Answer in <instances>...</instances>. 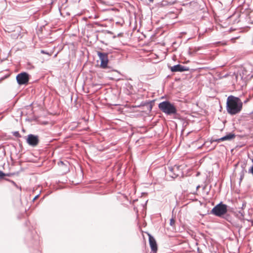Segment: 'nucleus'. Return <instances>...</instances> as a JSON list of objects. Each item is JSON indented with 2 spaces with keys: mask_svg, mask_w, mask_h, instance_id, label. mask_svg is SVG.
<instances>
[{
  "mask_svg": "<svg viewBox=\"0 0 253 253\" xmlns=\"http://www.w3.org/2000/svg\"><path fill=\"white\" fill-rule=\"evenodd\" d=\"M243 108L241 100L233 95L228 96L226 102V110L228 114L234 115L239 113Z\"/></svg>",
  "mask_w": 253,
  "mask_h": 253,
  "instance_id": "obj_1",
  "label": "nucleus"
},
{
  "mask_svg": "<svg viewBox=\"0 0 253 253\" xmlns=\"http://www.w3.org/2000/svg\"><path fill=\"white\" fill-rule=\"evenodd\" d=\"M159 109L167 115L175 114L177 110L175 106L168 101H163L159 104Z\"/></svg>",
  "mask_w": 253,
  "mask_h": 253,
  "instance_id": "obj_2",
  "label": "nucleus"
},
{
  "mask_svg": "<svg viewBox=\"0 0 253 253\" xmlns=\"http://www.w3.org/2000/svg\"><path fill=\"white\" fill-rule=\"evenodd\" d=\"M227 211V206L220 203L215 206L211 210V213L213 214L221 217L225 214Z\"/></svg>",
  "mask_w": 253,
  "mask_h": 253,
  "instance_id": "obj_3",
  "label": "nucleus"
},
{
  "mask_svg": "<svg viewBox=\"0 0 253 253\" xmlns=\"http://www.w3.org/2000/svg\"><path fill=\"white\" fill-rule=\"evenodd\" d=\"M29 80V75L26 72H23L18 74L16 76V80L19 84H26Z\"/></svg>",
  "mask_w": 253,
  "mask_h": 253,
  "instance_id": "obj_4",
  "label": "nucleus"
},
{
  "mask_svg": "<svg viewBox=\"0 0 253 253\" xmlns=\"http://www.w3.org/2000/svg\"><path fill=\"white\" fill-rule=\"evenodd\" d=\"M97 55L101 60L100 67L103 69L106 68L108 63V54L106 53L98 52Z\"/></svg>",
  "mask_w": 253,
  "mask_h": 253,
  "instance_id": "obj_5",
  "label": "nucleus"
},
{
  "mask_svg": "<svg viewBox=\"0 0 253 253\" xmlns=\"http://www.w3.org/2000/svg\"><path fill=\"white\" fill-rule=\"evenodd\" d=\"M27 142L31 146H36L39 142V137L37 135L29 134L27 136Z\"/></svg>",
  "mask_w": 253,
  "mask_h": 253,
  "instance_id": "obj_6",
  "label": "nucleus"
},
{
  "mask_svg": "<svg viewBox=\"0 0 253 253\" xmlns=\"http://www.w3.org/2000/svg\"><path fill=\"white\" fill-rule=\"evenodd\" d=\"M148 236L149 244L151 250L153 252V253H156L158 250V247L156 241L154 238L153 236H152L150 234H149Z\"/></svg>",
  "mask_w": 253,
  "mask_h": 253,
  "instance_id": "obj_7",
  "label": "nucleus"
},
{
  "mask_svg": "<svg viewBox=\"0 0 253 253\" xmlns=\"http://www.w3.org/2000/svg\"><path fill=\"white\" fill-rule=\"evenodd\" d=\"M170 71L172 72H184L187 71L189 70V68L187 67L182 66L180 64H178L176 65H174L173 66H170L169 67Z\"/></svg>",
  "mask_w": 253,
  "mask_h": 253,
  "instance_id": "obj_8",
  "label": "nucleus"
},
{
  "mask_svg": "<svg viewBox=\"0 0 253 253\" xmlns=\"http://www.w3.org/2000/svg\"><path fill=\"white\" fill-rule=\"evenodd\" d=\"M235 137V135L234 134L229 133V134L226 135V136L219 138L218 140V141H223L225 140H231V139L234 138Z\"/></svg>",
  "mask_w": 253,
  "mask_h": 253,
  "instance_id": "obj_9",
  "label": "nucleus"
},
{
  "mask_svg": "<svg viewBox=\"0 0 253 253\" xmlns=\"http://www.w3.org/2000/svg\"><path fill=\"white\" fill-rule=\"evenodd\" d=\"M252 162L253 163V165L252 167L249 169V172L252 173L253 175V158L252 159Z\"/></svg>",
  "mask_w": 253,
  "mask_h": 253,
  "instance_id": "obj_10",
  "label": "nucleus"
},
{
  "mask_svg": "<svg viewBox=\"0 0 253 253\" xmlns=\"http://www.w3.org/2000/svg\"><path fill=\"white\" fill-rule=\"evenodd\" d=\"M175 219L173 218H171L170 219V225L171 226H174V224H175Z\"/></svg>",
  "mask_w": 253,
  "mask_h": 253,
  "instance_id": "obj_11",
  "label": "nucleus"
},
{
  "mask_svg": "<svg viewBox=\"0 0 253 253\" xmlns=\"http://www.w3.org/2000/svg\"><path fill=\"white\" fill-rule=\"evenodd\" d=\"M4 175H5L4 173L2 171H0V177H2Z\"/></svg>",
  "mask_w": 253,
  "mask_h": 253,
  "instance_id": "obj_12",
  "label": "nucleus"
},
{
  "mask_svg": "<svg viewBox=\"0 0 253 253\" xmlns=\"http://www.w3.org/2000/svg\"><path fill=\"white\" fill-rule=\"evenodd\" d=\"M154 0H149V1L151 2H152Z\"/></svg>",
  "mask_w": 253,
  "mask_h": 253,
  "instance_id": "obj_13",
  "label": "nucleus"
},
{
  "mask_svg": "<svg viewBox=\"0 0 253 253\" xmlns=\"http://www.w3.org/2000/svg\"><path fill=\"white\" fill-rule=\"evenodd\" d=\"M17 134H19V133H18V132H16V135H17Z\"/></svg>",
  "mask_w": 253,
  "mask_h": 253,
  "instance_id": "obj_14",
  "label": "nucleus"
},
{
  "mask_svg": "<svg viewBox=\"0 0 253 253\" xmlns=\"http://www.w3.org/2000/svg\"><path fill=\"white\" fill-rule=\"evenodd\" d=\"M17 134H19V133H18V132H16V135H17Z\"/></svg>",
  "mask_w": 253,
  "mask_h": 253,
  "instance_id": "obj_15",
  "label": "nucleus"
}]
</instances>
